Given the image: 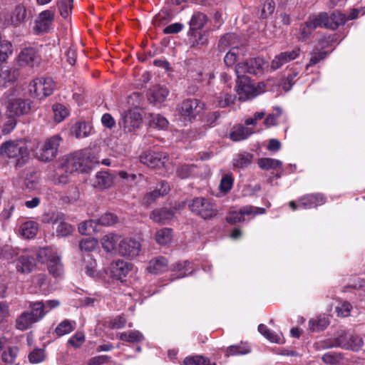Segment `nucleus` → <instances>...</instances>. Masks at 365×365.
<instances>
[{"label":"nucleus","instance_id":"obj_44","mask_svg":"<svg viewBox=\"0 0 365 365\" xmlns=\"http://www.w3.org/2000/svg\"><path fill=\"white\" fill-rule=\"evenodd\" d=\"M119 339L123 341L135 343L142 341L144 339V336L139 331L130 330L120 333Z\"/></svg>","mask_w":365,"mask_h":365},{"label":"nucleus","instance_id":"obj_19","mask_svg":"<svg viewBox=\"0 0 365 365\" xmlns=\"http://www.w3.org/2000/svg\"><path fill=\"white\" fill-rule=\"evenodd\" d=\"M129 263L123 260H117L111 263L109 267L110 275L112 278L123 281L130 271Z\"/></svg>","mask_w":365,"mask_h":365},{"label":"nucleus","instance_id":"obj_7","mask_svg":"<svg viewBox=\"0 0 365 365\" xmlns=\"http://www.w3.org/2000/svg\"><path fill=\"white\" fill-rule=\"evenodd\" d=\"M63 164L70 174L74 173H86L91 168V165L88 158L83 153H78L66 158Z\"/></svg>","mask_w":365,"mask_h":365},{"label":"nucleus","instance_id":"obj_23","mask_svg":"<svg viewBox=\"0 0 365 365\" xmlns=\"http://www.w3.org/2000/svg\"><path fill=\"white\" fill-rule=\"evenodd\" d=\"M169 94V90L164 86L157 85L149 91L148 101L153 104L164 102Z\"/></svg>","mask_w":365,"mask_h":365},{"label":"nucleus","instance_id":"obj_46","mask_svg":"<svg viewBox=\"0 0 365 365\" xmlns=\"http://www.w3.org/2000/svg\"><path fill=\"white\" fill-rule=\"evenodd\" d=\"M76 327V322L65 319L62 321L56 328L55 333L58 336H62L63 335L71 333Z\"/></svg>","mask_w":365,"mask_h":365},{"label":"nucleus","instance_id":"obj_41","mask_svg":"<svg viewBox=\"0 0 365 365\" xmlns=\"http://www.w3.org/2000/svg\"><path fill=\"white\" fill-rule=\"evenodd\" d=\"M258 331L269 341L277 344L282 343V334H276L272 331L266 325L260 324L258 326Z\"/></svg>","mask_w":365,"mask_h":365},{"label":"nucleus","instance_id":"obj_1","mask_svg":"<svg viewBox=\"0 0 365 365\" xmlns=\"http://www.w3.org/2000/svg\"><path fill=\"white\" fill-rule=\"evenodd\" d=\"M0 154L12 159L16 166H23L29 159V153L25 140H11L4 142L0 147Z\"/></svg>","mask_w":365,"mask_h":365},{"label":"nucleus","instance_id":"obj_42","mask_svg":"<svg viewBox=\"0 0 365 365\" xmlns=\"http://www.w3.org/2000/svg\"><path fill=\"white\" fill-rule=\"evenodd\" d=\"M349 336L350 334L344 331H340L337 333L336 337H335L333 341L329 344L330 347H341L344 349H348L349 347Z\"/></svg>","mask_w":365,"mask_h":365},{"label":"nucleus","instance_id":"obj_20","mask_svg":"<svg viewBox=\"0 0 365 365\" xmlns=\"http://www.w3.org/2000/svg\"><path fill=\"white\" fill-rule=\"evenodd\" d=\"M113 182V177L106 171L96 173L91 179V185L98 190H103L110 187Z\"/></svg>","mask_w":365,"mask_h":365},{"label":"nucleus","instance_id":"obj_31","mask_svg":"<svg viewBox=\"0 0 365 365\" xmlns=\"http://www.w3.org/2000/svg\"><path fill=\"white\" fill-rule=\"evenodd\" d=\"M168 262L163 257H158L150 260L148 269L153 274H158L167 270Z\"/></svg>","mask_w":365,"mask_h":365},{"label":"nucleus","instance_id":"obj_53","mask_svg":"<svg viewBox=\"0 0 365 365\" xmlns=\"http://www.w3.org/2000/svg\"><path fill=\"white\" fill-rule=\"evenodd\" d=\"M314 29H316L313 28V25L308 19L305 23L300 26L299 33L297 36L298 39L300 41H306L309 38Z\"/></svg>","mask_w":365,"mask_h":365},{"label":"nucleus","instance_id":"obj_51","mask_svg":"<svg viewBox=\"0 0 365 365\" xmlns=\"http://www.w3.org/2000/svg\"><path fill=\"white\" fill-rule=\"evenodd\" d=\"M309 20L313 25V28H326L327 21H328V14L326 12H321L317 15L309 16Z\"/></svg>","mask_w":365,"mask_h":365},{"label":"nucleus","instance_id":"obj_36","mask_svg":"<svg viewBox=\"0 0 365 365\" xmlns=\"http://www.w3.org/2000/svg\"><path fill=\"white\" fill-rule=\"evenodd\" d=\"M119 237L115 234H108L102 238V246L108 252H115L118 250L117 244Z\"/></svg>","mask_w":365,"mask_h":365},{"label":"nucleus","instance_id":"obj_28","mask_svg":"<svg viewBox=\"0 0 365 365\" xmlns=\"http://www.w3.org/2000/svg\"><path fill=\"white\" fill-rule=\"evenodd\" d=\"M169 191V185L167 182H163L160 184V188L154 190L148 193H147L143 199V203L146 206H149L153 202L155 201V200L161 195H164L167 194Z\"/></svg>","mask_w":365,"mask_h":365},{"label":"nucleus","instance_id":"obj_50","mask_svg":"<svg viewBox=\"0 0 365 365\" xmlns=\"http://www.w3.org/2000/svg\"><path fill=\"white\" fill-rule=\"evenodd\" d=\"M172 230L170 228H163L157 231L155 240L160 245H167L172 240Z\"/></svg>","mask_w":365,"mask_h":365},{"label":"nucleus","instance_id":"obj_2","mask_svg":"<svg viewBox=\"0 0 365 365\" xmlns=\"http://www.w3.org/2000/svg\"><path fill=\"white\" fill-rule=\"evenodd\" d=\"M204 109V103L196 98L186 99L176 108L179 120L185 123L192 122Z\"/></svg>","mask_w":365,"mask_h":365},{"label":"nucleus","instance_id":"obj_13","mask_svg":"<svg viewBox=\"0 0 365 365\" xmlns=\"http://www.w3.org/2000/svg\"><path fill=\"white\" fill-rule=\"evenodd\" d=\"M265 212V210L262 207L246 205L240 208L239 211L230 212L226 217L228 223L235 224L244 221L245 215H258Z\"/></svg>","mask_w":365,"mask_h":365},{"label":"nucleus","instance_id":"obj_52","mask_svg":"<svg viewBox=\"0 0 365 365\" xmlns=\"http://www.w3.org/2000/svg\"><path fill=\"white\" fill-rule=\"evenodd\" d=\"M234 178L232 173H227L222 175L220 180L219 189L221 192L227 193L232 187Z\"/></svg>","mask_w":365,"mask_h":365},{"label":"nucleus","instance_id":"obj_47","mask_svg":"<svg viewBox=\"0 0 365 365\" xmlns=\"http://www.w3.org/2000/svg\"><path fill=\"white\" fill-rule=\"evenodd\" d=\"M149 125L158 129H165L168 125V120L160 114H150Z\"/></svg>","mask_w":365,"mask_h":365},{"label":"nucleus","instance_id":"obj_63","mask_svg":"<svg viewBox=\"0 0 365 365\" xmlns=\"http://www.w3.org/2000/svg\"><path fill=\"white\" fill-rule=\"evenodd\" d=\"M184 365H209V360L201 356L187 357L184 360Z\"/></svg>","mask_w":365,"mask_h":365},{"label":"nucleus","instance_id":"obj_60","mask_svg":"<svg viewBox=\"0 0 365 365\" xmlns=\"http://www.w3.org/2000/svg\"><path fill=\"white\" fill-rule=\"evenodd\" d=\"M363 344V339L360 336L350 334L348 349L357 351L362 347Z\"/></svg>","mask_w":365,"mask_h":365},{"label":"nucleus","instance_id":"obj_8","mask_svg":"<svg viewBox=\"0 0 365 365\" xmlns=\"http://www.w3.org/2000/svg\"><path fill=\"white\" fill-rule=\"evenodd\" d=\"M265 61L262 58H252L236 66L235 72L237 78L246 77L245 73L258 74L264 69Z\"/></svg>","mask_w":365,"mask_h":365},{"label":"nucleus","instance_id":"obj_26","mask_svg":"<svg viewBox=\"0 0 365 365\" xmlns=\"http://www.w3.org/2000/svg\"><path fill=\"white\" fill-rule=\"evenodd\" d=\"M19 71L6 66H0V86H5L6 83H13L19 77Z\"/></svg>","mask_w":365,"mask_h":365},{"label":"nucleus","instance_id":"obj_54","mask_svg":"<svg viewBox=\"0 0 365 365\" xmlns=\"http://www.w3.org/2000/svg\"><path fill=\"white\" fill-rule=\"evenodd\" d=\"M53 118L56 122L60 123L68 116V112L67 108L62 104H55L53 106Z\"/></svg>","mask_w":365,"mask_h":365},{"label":"nucleus","instance_id":"obj_62","mask_svg":"<svg viewBox=\"0 0 365 365\" xmlns=\"http://www.w3.org/2000/svg\"><path fill=\"white\" fill-rule=\"evenodd\" d=\"M29 359L31 363L38 364L45 359V354L43 349H36L33 350L29 355Z\"/></svg>","mask_w":365,"mask_h":365},{"label":"nucleus","instance_id":"obj_43","mask_svg":"<svg viewBox=\"0 0 365 365\" xmlns=\"http://www.w3.org/2000/svg\"><path fill=\"white\" fill-rule=\"evenodd\" d=\"M253 155L248 153H238L232 160L233 166L238 168L247 167L252 160Z\"/></svg>","mask_w":365,"mask_h":365},{"label":"nucleus","instance_id":"obj_10","mask_svg":"<svg viewBox=\"0 0 365 365\" xmlns=\"http://www.w3.org/2000/svg\"><path fill=\"white\" fill-rule=\"evenodd\" d=\"M142 121V115L139 112L130 110L122 115L118 124L125 133H132L139 128Z\"/></svg>","mask_w":365,"mask_h":365},{"label":"nucleus","instance_id":"obj_48","mask_svg":"<svg viewBox=\"0 0 365 365\" xmlns=\"http://www.w3.org/2000/svg\"><path fill=\"white\" fill-rule=\"evenodd\" d=\"M96 220H90L81 222L78 226V231L81 235H89L98 230Z\"/></svg>","mask_w":365,"mask_h":365},{"label":"nucleus","instance_id":"obj_57","mask_svg":"<svg viewBox=\"0 0 365 365\" xmlns=\"http://www.w3.org/2000/svg\"><path fill=\"white\" fill-rule=\"evenodd\" d=\"M250 351V348L245 344L230 346L227 348L226 356L246 354Z\"/></svg>","mask_w":365,"mask_h":365},{"label":"nucleus","instance_id":"obj_9","mask_svg":"<svg viewBox=\"0 0 365 365\" xmlns=\"http://www.w3.org/2000/svg\"><path fill=\"white\" fill-rule=\"evenodd\" d=\"M9 116L19 117L28 114L31 109V101L29 99L9 97L6 103Z\"/></svg>","mask_w":365,"mask_h":365},{"label":"nucleus","instance_id":"obj_5","mask_svg":"<svg viewBox=\"0 0 365 365\" xmlns=\"http://www.w3.org/2000/svg\"><path fill=\"white\" fill-rule=\"evenodd\" d=\"M55 88V83L51 78H38L30 82L28 86L29 94L33 98L42 99L50 96Z\"/></svg>","mask_w":365,"mask_h":365},{"label":"nucleus","instance_id":"obj_58","mask_svg":"<svg viewBox=\"0 0 365 365\" xmlns=\"http://www.w3.org/2000/svg\"><path fill=\"white\" fill-rule=\"evenodd\" d=\"M190 264L191 263L190 262L185 261L183 263H178L173 264L172 269L178 270L180 272L179 276L178 277H184L192 273L191 268L190 267Z\"/></svg>","mask_w":365,"mask_h":365},{"label":"nucleus","instance_id":"obj_49","mask_svg":"<svg viewBox=\"0 0 365 365\" xmlns=\"http://www.w3.org/2000/svg\"><path fill=\"white\" fill-rule=\"evenodd\" d=\"M258 165L260 168L264 170H274L277 168H281L282 166V161L277 159L264 158L258 160Z\"/></svg>","mask_w":365,"mask_h":365},{"label":"nucleus","instance_id":"obj_6","mask_svg":"<svg viewBox=\"0 0 365 365\" xmlns=\"http://www.w3.org/2000/svg\"><path fill=\"white\" fill-rule=\"evenodd\" d=\"M61 141L62 138L59 135L47 138L36 153L38 158L44 162L53 160L56 157Z\"/></svg>","mask_w":365,"mask_h":365},{"label":"nucleus","instance_id":"obj_37","mask_svg":"<svg viewBox=\"0 0 365 365\" xmlns=\"http://www.w3.org/2000/svg\"><path fill=\"white\" fill-rule=\"evenodd\" d=\"M38 230V223L34 221H26L20 228V232L23 237L27 239L34 238Z\"/></svg>","mask_w":365,"mask_h":365},{"label":"nucleus","instance_id":"obj_59","mask_svg":"<svg viewBox=\"0 0 365 365\" xmlns=\"http://www.w3.org/2000/svg\"><path fill=\"white\" fill-rule=\"evenodd\" d=\"M98 225L110 226L117 222V217L112 213H106L96 220Z\"/></svg>","mask_w":365,"mask_h":365},{"label":"nucleus","instance_id":"obj_27","mask_svg":"<svg viewBox=\"0 0 365 365\" xmlns=\"http://www.w3.org/2000/svg\"><path fill=\"white\" fill-rule=\"evenodd\" d=\"M173 211L166 208L155 210L150 214V219L153 222L160 224L168 223L173 220Z\"/></svg>","mask_w":365,"mask_h":365},{"label":"nucleus","instance_id":"obj_30","mask_svg":"<svg viewBox=\"0 0 365 365\" xmlns=\"http://www.w3.org/2000/svg\"><path fill=\"white\" fill-rule=\"evenodd\" d=\"M346 21V16L340 11H335L330 16L328 15L326 29L331 30L336 29L340 25H343Z\"/></svg>","mask_w":365,"mask_h":365},{"label":"nucleus","instance_id":"obj_55","mask_svg":"<svg viewBox=\"0 0 365 365\" xmlns=\"http://www.w3.org/2000/svg\"><path fill=\"white\" fill-rule=\"evenodd\" d=\"M19 353V349L16 346L9 347L2 353L1 359L5 364H14Z\"/></svg>","mask_w":365,"mask_h":365},{"label":"nucleus","instance_id":"obj_21","mask_svg":"<svg viewBox=\"0 0 365 365\" xmlns=\"http://www.w3.org/2000/svg\"><path fill=\"white\" fill-rule=\"evenodd\" d=\"M324 202L325 197L322 194L306 195L299 200V207L303 209H311L322 205Z\"/></svg>","mask_w":365,"mask_h":365},{"label":"nucleus","instance_id":"obj_18","mask_svg":"<svg viewBox=\"0 0 365 365\" xmlns=\"http://www.w3.org/2000/svg\"><path fill=\"white\" fill-rule=\"evenodd\" d=\"M299 54L300 48L295 47L292 51H286L276 55L271 62V69L273 71L279 69L283 65L296 59Z\"/></svg>","mask_w":365,"mask_h":365},{"label":"nucleus","instance_id":"obj_24","mask_svg":"<svg viewBox=\"0 0 365 365\" xmlns=\"http://www.w3.org/2000/svg\"><path fill=\"white\" fill-rule=\"evenodd\" d=\"M37 58L36 50L31 47L23 48L18 56L19 63L22 66H33Z\"/></svg>","mask_w":365,"mask_h":365},{"label":"nucleus","instance_id":"obj_15","mask_svg":"<svg viewBox=\"0 0 365 365\" xmlns=\"http://www.w3.org/2000/svg\"><path fill=\"white\" fill-rule=\"evenodd\" d=\"M28 19V14L26 7L21 4H17L11 11L9 16L5 18L4 24L17 28L24 24Z\"/></svg>","mask_w":365,"mask_h":365},{"label":"nucleus","instance_id":"obj_61","mask_svg":"<svg viewBox=\"0 0 365 365\" xmlns=\"http://www.w3.org/2000/svg\"><path fill=\"white\" fill-rule=\"evenodd\" d=\"M10 314L9 304L6 301H0V324L6 322L9 318Z\"/></svg>","mask_w":365,"mask_h":365},{"label":"nucleus","instance_id":"obj_32","mask_svg":"<svg viewBox=\"0 0 365 365\" xmlns=\"http://www.w3.org/2000/svg\"><path fill=\"white\" fill-rule=\"evenodd\" d=\"M36 322V320L29 312H24L16 319V325L19 330H26L30 328L33 324Z\"/></svg>","mask_w":365,"mask_h":365},{"label":"nucleus","instance_id":"obj_16","mask_svg":"<svg viewBox=\"0 0 365 365\" xmlns=\"http://www.w3.org/2000/svg\"><path fill=\"white\" fill-rule=\"evenodd\" d=\"M18 274H29L36 268L34 257L27 253L22 254L13 261Z\"/></svg>","mask_w":365,"mask_h":365},{"label":"nucleus","instance_id":"obj_56","mask_svg":"<svg viewBox=\"0 0 365 365\" xmlns=\"http://www.w3.org/2000/svg\"><path fill=\"white\" fill-rule=\"evenodd\" d=\"M12 44L11 42L3 40L0 43V61H6L9 56L12 54Z\"/></svg>","mask_w":365,"mask_h":365},{"label":"nucleus","instance_id":"obj_3","mask_svg":"<svg viewBox=\"0 0 365 365\" xmlns=\"http://www.w3.org/2000/svg\"><path fill=\"white\" fill-rule=\"evenodd\" d=\"M37 259L41 263H47L48 269L53 276L61 277L63 272V265L57 252L51 247L40 249L37 252Z\"/></svg>","mask_w":365,"mask_h":365},{"label":"nucleus","instance_id":"obj_40","mask_svg":"<svg viewBox=\"0 0 365 365\" xmlns=\"http://www.w3.org/2000/svg\"><path fill=\"white\" fill-rule=\"evenodd\" d=\"M207 20V16L203 13H194L190 21V31H197V30L202 29L205 26Z\"/></svg>","mask_w":365,"mask_h":365},{"label":"nucleus","instance_id":"obj_45","mask_svg":"<svg viewBox=\"0 0 365 365\" xmlns=\"http://www.w3.org/2000/svg\"><path fill=\"white\" fill-rule=\"evenodd\" d=\"M329 324L328 319L324 317H317L309 321V329L312 331H322Z\"/></svg>","mask_w":365,"mask_h":365},{"label":"nucleus","instance_id":"obj_12","mask_svg":"<svg viewBox=\"0 0 365 365\" xmlns=\"http://www.w3.org/2000/svg\"><path fill=\"white\" fill-rule=\"evenodd\" d=\"M55 14L51 10L41 12L35 20L34 31L36 34L47 33L52 29Z\"/></svg>","mask_w":365,"mask_h":365},{"label":"nucleus","instance_id":"obj_64","mask_svg":"<svg viewBox=\"0 0 365 365\" xmlns=\"http://www.w3.org/2000/svg\"><path fill=\"white\" fill-rule=\"evenodd\" d=\"M195 166L192 165H182L178 168L177 175L182 179L189 178L193 173Z\"/></svg>","mask_w":365,"mask_h":365},{"label":"nucleus","instance_id":"obj_35","mask_svg":"<svg viewBox=\"0 0 365 365\" xmlns=\"http://www.w3.org/2000/svg\"><path fill=\"white\" fill-rule=\"evenodd\" d=\"M91 127L84 121L76 123L71 128L72 135L78 138H85L90 135Z\"/></svg>","mask_w":365,"mask_h":365},{"label":"nucleus","instance_id":"obj_14","mask_svg":"<svg viewBox=\"0 0 365 365\" xmlns=\"http://www.w3.org/2000/svg\"><path fill=\"white\" fill-rule=\"evenodd\" d=\"M168 157L164 153L145 152L140 155V161L152 168H160L168 161Z\"/></svg>","mask_w":365,"mask_h":365},{"label":"nucleus","instance_id":"obj_39","mask_svg":"<svg viewBox=\"0 0 365 365\" xmlns=\"http://www.w3.org/2000/svg\"><path fill=\"white\" fill-rule=\"evenodd\" d=\"M188 43L190 47L202 46L207 43V36L200 31H189Z\"/></svg>","mask_w":365,"mask_h":365},{"label":"nucleus","instance_id":"obj_17","mask_svg":"<svg viewBox=\"0 0 365 365\" xmlns=\"http://www.w3.org/2000/svg\"><path fill=\"white\" fill-rule=\"evenodd\" d=\"M140 247V244L138 240L123 239L119 242L118 252L124 257L133 258L138 255Z\"/></svg>","mask_w":365,"mask_h":365},{"label":"nucleus","instance_id":"obj_4","mask_svg":"<svg viewBox=\"0 0 365 365\" xmlns=\"http://www.w3.org/2000/svg\"><path fill=\"white\" fill-rule=\"evenodd\" d=\"M190 210L204 220H210L217 215L215 205L205 197H195L188 204Z\"/></svg>","mask_w":365,"mask_h":365},{"label":"nucleus","instance_id":"obj_11","mask_svg":"<svg viewBox=\"0 0 365 365\" xmlns=\"http://www.w3.org/2000/svg\"><path fill=\"white\" fill-rule=\"evenodd\" d=\"M237 79V93L240 101H245L257 96L261 93V91H258L247 77H241Z\"/></svg>","mask_w":365,"mask_h":365},{"label":"nucleus","instance_id":"obj_29","mask_svg":"<svg viewBox=\"0 0 365 365\" xmlns=\"http://www.w3.org/2000/svg\"><path fill=\"white\" fill-rule=\"evenodd\" d=\"M70 171L66 170L63 163L58 167L54 174L51 176V180L56 185H65L70 180Z\"/></svg>","mask_w":365,"mask_h":365},{"label":"nucleus","instance_id":"obj_38","mask_svg":"<svg viewBox=\"0 0 365 365\" xmlns=\"http://www.w3.org/2000/svg\"><path fill=\"white\" fill-rule=\"evenodd\" d=\"M29 308L31 309V314L36 320L40 321L48 312V310H45L43 302L37 301L29 303Z\"/></svg>","mask_w":365,"mask_h":365},{"label":"nucleus","instance_id":"obj_33","mask_svg":"<svg viewBox=\"0 0 365 365\" xmlns=\"http://www.w3.org/2000/svg\"><path fill=\"white\" fill-rule=\"evenodd\" d=\"M252 133L250 128L243 125H237L233 127L230 133V138L233 141H240L247 138Z\"/></svg>","mask_w":365,"mask_h":365},{"label":"nucleus","instance_id":"obj_34","mask_svg":"<svg viewBox=\"0 0 365 365\" xmlns=\"http://www.w3.org/2000/svg\"><path fill=\"white\" fill-rule=\"evenodd\" d=\"M52 223L58 237L68 236L73 231V228L70 224L61 219L56 218L52 221Z\"/></svg>","mask_w":365,"mask_h":365},{"label":"nucleus","instance_id":"obj_25","mask_svg":"<svg viewBox=\"0 0 365 365\" xmlns=\"http://www.w3.org/2000/svg\"><path fill=\"white\" fill-rule=\"evenodd\" d=\"M217 106L225 108L234 103L235 96L231 93V88L225 86L223 89L215 94Z\"/></svg>","mask_w":365,"mask_h":365},{"label":"nucleus","instance_id":"obj_22","mask_svg":"<svg viewBox=\"0 0 365 365\" xmlns=\"http://www.w3.org/2000/svg\"><path fill=\"white\" fill-rule=\"evenodd\" d=\"M239 37L233 33H228L223 35L219 40L217 44L218 50L222 53L225 51L229 47L239 49Z\"/></svg>","mask_w":365,"mask_h":365}]
</instances>
